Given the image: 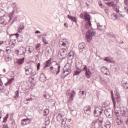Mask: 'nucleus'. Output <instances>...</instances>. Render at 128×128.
Returning <instances> with one entry per match:
<instances>
[{"instance_id": "obj_1", "label": "nucleus", "mask_w": 128, "mask_h": 128, "mask_svg": "<svg viewBox=\"0 0 128 128\" xmlns=\"http://www.w3.org/2000/svg\"><path fill=\"white\" fill-rule=\"evenodd\" d=\"M76 70H85V76L87 78H90L92 76V70L90 68H88L86 65H84V68H82V62H76Z\"/></svg>"}, {"instance_id": "obj_2", "label": "nucleus", "mask_w": 128, "mask_h": 128, "mask_svg": "<svg viewBox=\"0 0 128 128\" xmlns=\"http://www.w3.org/2000/svg\"><path fill=\"white\" fill-rule=\"evenodd\" d=\"M56 120L58 122H60L62 128L64 127V128H72L68 124L66 125L68 118H66L64 116V112H60L56 116Z\"/></svg>"}, {"instance_id": "obj_3", "label": "nucleus", "mask_w": 128, "mask_h": 128, "mask_svg": "<svg viewBox=\"0 0 128 128\" xmlns=\"http://www.w3.org/2000/svg\"><path fill=\"white\" fill-rule=\"evenodd\" d=\"M96 30L92 28V26L90 28H88V32L86 33V40L88 42H90L91 40L92 39V36H96Z\"/></svg>"}, {"instance_id": "obj_4", "label": "nucleus", "mask_w": 128, "mask_h": 128, "mask_svg": "<svg viewBox=\"0 0 128 128\" xmlns=\"http://www.w3.org/2000/svg\"><path fill=\"white\" fill-rule=\"evenodd\" d=\"M84 20L86 22L85 28L88 30L92 26V22H90V16L88 13H84Z\"/></svg>"}, {"instance_id": "obj_5", "label": "nucleus", "mask_w": 128, "mask_h": 128, "mask_svg": "<svg viewBox=\"0 0 128 128\" xmlns=\"http://www.w3.org/2000/svg\"><path fill=\"white\" fill-rule=\"evenodd\" d=\"M58 44L60 48H68V40L66 38L60 40Z\"/></svg>"}, {"instance_id": "obj_6", "label": "nucleus", "mask_w": 128, "mask_h": 128, "mask_svg": "<svg viewBox=\"0 0 128 128\" xmlns=\"http://www.w3.org/2000/svg\"><path fill=\"white\" fill-rule=\"evenodd\" d=\"M12 36L14 38H17V40L18 42H22L24 40V37L22 35L20 36V34L17 32L16 34H12L10 36V38H12Z\"/></svg>"}, {"instance_id": "obj_7", "label": "nucleus", "mask_w": 128, "mask_h": 128, "mask_svg": "<svg viewBox=\"0 0 128 128\" xmlns=\"http://www.w3.org/2000/svg\"><path fill=\"white\" fill-rule=\"evenodd\" d=\"M104 114L106 118H113L114 110L112 108H108L104 111Z\"/></svg>"}, {"instance_id": "obj_8", "label": "nucleus", "mask_w": 128, "mask_h": 128, "mask_svg": "<svg viewBox=\"0 0 128 128\" xmlns=\"http://www.w3.org/2000/svg\"><path fill=\"white\" fill-rule=\"evenodd\" d=\"M68 54V48H62L60 50V56L62 57L60 60H64Z\"/></svg>"}, {"instance_id": "obj_9", "label": "nucleus", "mask_w": 128, "mask_h": 128, "mask_svg": "<svg viewBox=\"0 0 128 128\" xmlns=\"http://www.w3.org/2000/svg\"><path fill=\"white\" fill-rule=\"evenodd\" d=\"M24 70L26 76H28L34 70V68H32V66H25Z\"/></svg>"}, {"instance_id": "obj_10", "label": "nucleus", "mask_w": 128, "mask_h": 128, "mask_svg": "<svg viewBox=\"0 0 128 128\" xmlns=\"http://www.w3.org/2000/svg\"><path fill=\"white\" fill-rule=\"evenodd\" d=\"M84 110L86 114L90 116L92 114V106H86L84 108Z\"/></svg>"}, {"instance_id": "obj_11", "label": "nucleus", "mask_w": 128, "mask_h": 128, "mask_svg": "<svg viewBox=\"0 0 128 128\" xmlns=\"http://www.w3.org/2000/svg\"><path fill=\"white\" fill-rule=\"evenodd\" d=\"M112 100L113 102L114 106H116V102L118 104L120 102V101L122 100V98H120V96L116 97V98H114V96H112Z\"/></svg>"}, {"instance_id": "obj_12", "label": "nucleus", "mask_w": 128, "mask_h": 128, "mask_svg": "<svg viewBox=\"0 0 128 128\" xmlns=\"http://www.w3.org/2000/svg\"><path fill=\"white\" fill-rule=\"evenodd\" d=\"M31 122L32 119L27 118L26 119L24 118L21 121V124L24 126H26V124H30Z\"/></svg>"}, {"instance_id": "obj_13", "label": "nucleus", "mask_w": 128, "mask_h": 128, "mask_svg": "<svg viewBox=\"0 0 128 128\" xmlns=\"http://www.w3.org/2000/svg\"><path fill=\"white\" fill-rule=\"evenodd\" d=\"M24 57L20 59L16 58V62H15V64H18V66H22V64L24 62Z\"/></svg>"}, {"instance_id": "obj_14", "label": "nucleus", "mask_w": 128, "mask_h": 128, "mask_svg": "<svg viewBox=\"0 0 128 128\" xmlns=\"http://www.w3.org/2000/svg\"><path fill=\"white\" fill-rule=\"evenodd\" d=\"M39 80L42 82H46V75L44 74V73L40 74L39 78Z\"/></svg>"}, {"instance_id": "obj_15", "label": "nucleus", "mask_w": 128, "mask_h": 128, "mask_svg": "<svg viewBox=\"0 0 128 128\" xmlns=\"http://www.w3.org/2000/svg\"><path fill=\"white\" fill-rule=\"evenodd\" d=\"M102 72H103V74H106V76H110V70L106 66L103 67L102 69Z\"/></svg>"}, {"instance_id": "obj_16", "label": "nucleus", "mask_w": 128, "mask_h": 128, "mask_svg": "<svg viewBox=\"0 0 128 128\" xmlns=\"http://www.w3.org/2000/svg\"><path fill=\"white\" fill-rule=\"evenodd\" d=\"M74 50H71L68 54V58L69 60H74Z\"/></svg>"}, {"instance_id": "obj_17", "label": "nucleus", "mask_w": 128, "mask_h": 128, "mask_svg": "<svg viewBox=\"0 0 128 128\" xmlns=\"http://www.w3.org/2000/svg\"><path fill=\"white\" fill-rule=\"evenodd\" d=\"M86 94V92L84 90H80L79 92V96L80 98H84V96Z\"/></svg>"}, {"instance_id": "obj_18", "label": "nucleus", "mask_w": 128, "mask_h": 128, "mask_svg": "<svg viewBox=\"0 0 128 128\" xmlns=\"http://www.w3.org/2000/svg\"><path fill=\"white\" fill-rule=\"evenodd\" d=\"M117 124H118L119 126L122 124L123 119H122V116H119L117 118V119L116 120Z\"/></svg>"}, {"instance_id": "obj_19", "label": "nucleus", "mask_w": 128, "mask_h": 128, "mask_svg": "<svg viewBox=\"0 0 128 128\" xmlns=\"http://www.w3.org/2000/svg\"><path fill=\"white\" fill-rule=\"evenodd\" d=\"M117 124H118L119 126L122 124L123 119H122V116H119L117 118V119L116 120Z\"/></svg>"}, {"instance_id": "obj_20", "label": "nucleus", "mask_w": 128, "mask_h": 128, "mask_svg": "<svg viewBox=\"0 0 128 128\" xmlns=\"http://www.w3.org/2000/svg\"><path fill=\"white\" fill-rule=\"evenodd\" d=\"M52 58H50L46 62L44 63V68H48L52 64Z\"/></svg>"}, {"instance_id": "obj_21", "label": "nucleus", "mask_w": 128, "mask_h": 128, "mask_svg": "<svg viewBox=\"0 0 128 128\" xmlns=\"http://www.w3.org/2000/svg\"><path fill=\"white\" fill-rule=\"evenodd\" d=\"M4 16H2L0 20V24H2V26H6V23H7L6 20V19L4 18Z\"/></svg>"}, {"instance_id": "obj_22", "label": "nucleus", "mask_w": 128, "mask_h": 128, "mask_svg": "<svg viewBox=\"0 0 128 128\" xmlns=\"http://www.w3.org/2000/svg\"><path fill=\"white\" fill-rule=\"evenodd\" d=\"M68 18L71 22H75V24H76V18L74 17L70 14L68 15Z\"/></svg>"}, {"instance_id": "obj_23", "label": "nucleus", "mask_w": 128, "mask_h": 128, "mask_svg": "<svg viewBox=\"0 0 128 128\" xmlns=\"http://www.w3.org/2000/svg\"><path fill=\"white\" fill-rule=\"evenodd\" d=\"M4 84L2 81V79L0 78V92H4Z\"/></svg>"}, {"instance_id": "obj_24", "label": "nucleus", "mask_w": 128, "mask_h": 128, "mask_svg": "<svg viewBox=\"0 0 128 128\" xmlns=\"http://www.w3.org/2000/svg\"><path fill=\"white\" fill-rule=\"evenodd\" d=\"M100 82L102 84H108V79H104L102 78H100Z\"/></svg>"}, {"instance_id": "obj_25", "label": "nucleus", "mask_w": 128, "mask_h": 128, "mask_svg": "<svg viewBox=\"0 0 128 128\" xmlns=\"http://www.w3.org/2000/svg\"><path fill=\"white\" fill-rule=\"evenodd\" d=\"M118 18H120V16H118V15L116 14V13L111 15V20H118Z\"/></svg>"}, {"instance_id": "obj_26", "label": "nucleus", "mask_w": 128, "mask_h": 128, "mask_svg": "<svg viewBox=\"0 0 128 128\" xmlns=\"http://www.w3.org/2000/svg\"><path fill=\"white\" fill-rule=\"evenodd\" d=\"M120 114L122 116H128V112L127 110H122L120 112Z\"/></svg>"}, {"instance_id": "obj_27", "label": "nucleus", "mask_w": 128, "mask_h": 128, "mask_svg": "<svg viewBox=\"0 0 128 128\" xmlns=\"http://www.w3.org/2000/svg\"><path fill=\"white\" fill-rule=\"evenodd\" d=\"M94 110L99 112H101V114H102V112L104 111V108H102V107L100 106L96 107Z\"/></svg>"}, {"instance_id": "obj_28", "label": "nucleus", "mask_w": 128, "mask_h": 128, "mask_svg": "<svg viewBox=\"0 0 128 128\" xmlns=\"http://www.w3.org/2000/svg\"><path fill=\"white\" fill-rule=\"evenodd\" d=\"M104 62H110V63H112V62H114L112 61V57H106L104 58Z\"/></svg>"}, {"instance_id": "obj_29", "label": "nucleus", "mask_w": 128, "mask_h": 128, "mask_svg": "<svg viewBox=\"0 0 128 128\" xmlns=\"http://www.w3.org/2000/svg\"><path fill=\"white\" fill-rule=\"evenodd\" d=\"M72 72V70L70 68H68L66 69L65 70H64V74H66V72H68L66 73V74H65L64 78L66 76H68L70 74V73Z\"/></svg>"}, {"instance_id": "obj_30", "label": "nucleus", "mask_w": 128, "mask_h": 128, "mask_svg": "<svg viewBox=\"0 0 128 128\" xmlns=\"http://www.w3.org/2000/svg\"><path fill=\"white\" fill-rule=\"evenodd\" d=\"M101 112H100L98 111H96V109H94V115L95 118H98L101 115Z\"/></svg>"}, {"instance_id": "obj_31", "label": "nucleus", "mask_w": 128, "mask_h": 128, "mask_svg": "<svg viewBox=\"0 0 128 128\" xmlns=\"http://www.w3.org/2000/svg\"><path fill=\"white\" fill-rule=\"evenodd\" d=\"M105 124L104 126L106 128H110V126H112V123L108 120H106Z\"/></svg>"}, {"instance_id": "obj_32", "label": "nucleus", "mask_w": 128, "mask_h": 128, "mask_svg": "<svg viewBox=\"0 0 128 128\" xmlns=\"http://www.w3.org/2000/svg\"><path fill=\"white\" fill-rule=\"evenodd\" d=\"M74 96H76V92L73 90L70 92V94L69 98L70 100H74Z\"/></svg>"}, {"instance_id": "obj_33", "label": "nucleus", "mask_w": 128, "mask_h": 128, "mask_svg": "<svg viewBox=\"0 0 128 128\" xmlns=\"http://www.w3.org/2000/svg\"><path fill=\"white\" fill-rule=\"evenodd\" d=\"M78 48L79 50H84V48H86V44H84V42L80 43L78 45Z\"/></svg>"}, {"instance_id": "obj_34", "label": "nucleus", "mask_w": 128, "mask_h": 128, "mask_svg": "<svg viewBox=\"0 0 128 128\" xmlns=\"http://www.w3.org/2000/svg\"><path fill=\"white\" fill-rule=\"evenodd\" d=\"M14 80V78H12L11 79H10L8 80L7 82H6L5 84V86H8V84H12V82Z\"/></svg>"}, {"instance_id": "obj_35", "label": "nucleus", "mask_w": 128, "mask_h": 128, "mask_svg": "<svg viewBox=\"0 0 128 128\" xmlns=\"http://www.w3.org/2000/svg\"><path fill=\"white\" fill-rule=\"evenodd\" d=\"M97 28L99 30H104L106 28V26H102L100 25V23L96 24Z\"/></svg>"}, {"instance_id": "obj_36", "label": "nucleus", "mask_w": 128, "mask_h": 128, "mask_svg": "<svg viewBox=\"0 0 128 128\" xmlns=\"http://www.w3.org/2000/svg\"><path fill=\"white\" fill-rule=\"evenodd\" d=\"M15 12H16V10H14V9L12 10V12L10 13V18L9 22H10V20H12V18H14V14Z\"/></svg>"}, {"instance_id": "obj_37", "label": "nucleus", "mask_w": 128, "mask_h": 128, "mask_svg": "<svg viewBox=\"0 0 128 128\" xmlns=\"http://www.w3.org/2000/svg\"><path fill=\"white\" fill-rule=\"evenodd\" d=\"M50 71L52 74H55L56 72V68H54L52 66H50Z\"/></svg>"}, {"instance_id": "obj_38", "label": "nucleus", "mask_w": 128, "mask_h": 128, "mask_svg": "<svg viewBox=\"0 0 128 128\" xmlns=\"http://www.w3.org/2000/svg\"><path fill=\"white\" fill-rule=\"evenodd\" d=\"M113 9L114 10H115L116 12H117V14H118V12H120V10L118 8V6H116V4H113Z\"/></svg>"}, {"instance_id": "obj_39", "label": "nucleus", "mask_w": 128, "mask_h": 128, "mask_svg": "<svg viewBox=\"0 0 128 128\" xmlns=\"http://www.w3.org/2000/svg\"><path fill=\"white\" fill-rule=\"evenodd\" d=\"M50 114V110L46 108L44 111V116H48Z\"/></svg>"}, {"instance_id": "obj_40", "label": "nucleus", "mask_w": 128, "mask_h": 128, "mask_svg": "<svg viewBox=\"0 0 128 128\" xmlns=\"http://www.w3.org/2000/svg\"><path fill=\"white\" fill-rule=\"evenodd\" d=\"M82 72V70L76 69V70L75 72H74V76H78V74H80V73Z\"/></svg>"}, {"instance_id": "obj_41", "label": "nucleus", "mask_w": 128, "mask_h": 128, "mask_svg": "<svg viewBox=\"0 0 128 128\" xmlns=\"http://www.w3.org/2000/svg\"><path fill=\"white\" fill-rule=\"evenodd\" d=\"M11 52H12V50H10V47L7 46L6 48V52L8 54H10Z\"/></svg>"}, {"instance_id": "obj_42", "label": "nucleus", "mask_w": 128, "mask_h": 128, "mask_svg": "<svg viewBox=\"0 0 128 128\" xmlns=\"http://www.w3.org/2000/svg\"><path fill=\"white\" fill-rule=\"evenodd\" d=\"M8 114H7L5 116V117L4 118V120L2 121V122H6L8 120Z\"/></svg>"}, {"instance_id": "obj_43", "label": "nucleus", "mask_w": 128, "mask_h": 128, "mask_svg": "<svg viewBox=\"0 0 128 128\" xmlns=\"http://www.w3.org/2000/svg\"><path fill=\"white\" fill-rule=\"evenodd\" d=\"M128 80L126 78H123L122 81V86L124 84H128V82H126Z\"/></svg>"}, {"instance_id": "obj_44", "label": "nucleus", "mask_w": 128, "mask_h": 128, "mask_svg": "<svg viewBox=\"0 0 128 128\" xmlns=\"http://www.w3.org/2000/svg\"><path fill=\"white\" fill-rule=\"evenodd\" d=\"M108 6H112L114 4V2H108L106 3Z\"/></svg>"}, {"instance_id": "obj_45", "label": "nucleus", "mask_w": 128, "mask_h": 128, "mask_svg": "<svg viewBox=\"0 0 128 128\" xmlns=\"http://www.w3.org/2000/svg\"><path fill=\"white\" fill-rule=\"evenodd\" d=\"M114 114H115L116 116H117V118H118V116H122V115L120 114V112H118V110H116L114 112Z\"/></svg>"}, {"instance_id": "obj_46", "label": "nucleus", "mask_w": 128, "mask_h": 128, "mask_svg": "<svg viewBox=\"0 0 128 128\" xmlns=\"http://www.w3.org/2000/svg\"><path fill=\"white\" fill-rule=\"evenodd\" d=\"M40 44H38L35 47V48L36 50H40Z\"/></svg>"}, {"instance_id": "obj_47", "label": "nucleus", "mask_w": 128, "mask_h": 128, "mask_svg": "<svg viewBox=\"0 0 128 128\" xmlns=\"http://www.w3.org/2000/svg\"><path fill=\"white\" fill-rule=\"evenodd\" d=\"M60 66H58V70H57V72H56V76H58V74H60Z\"/></svg>"}, {"instance_id": "obj_48", "label": "nucleus", "mask_w": 128, "mask_h": 128, "mask_svg": "<svg viewBox=\"0 0 128 128\" xmlns=\"http://www.w3.org/2000/svg\"><path fill=\"white\" fill-rule=\"evenodd\" d=\"M123 88H124V90H128V84L126 83L122 85Z\"/></svg>"}, {"instance_id": "obj_49", "label": "nucleus", "mask_w": 128, "mask_h": 128, "mask_svg": "<svg viewBox=\"0 0 128 128\" xmlns=\"http://www.w3.org/2000/svg\"><path fill=\"white\" fill-rule=\"evenodd\" d=\"M98 120L100 124H102V122H104V118H98Z\"/></svg>"}, {"instance_id": "obj_50", "label": "nucleus", "mask_w": 128, "mask_h": 128, "mask_svg": "<svg viewBox=\"0 0 128 128\" xmlns=\"http://www.w3.org/2000/svg\"><path fill=\"white\" fill-rule=\"evenodd\" d=\"M32 50H34V48H32V47L28 48V52H30V54H32Z\"/></svg>"}, {"instance_id": "obj_51", "label": "nucleus", "mask_w": 128, "mask_h": 128, "mask_svg": "<svg viewBox=\"0 0 128 128\" xmlns=\"http://www.w3.org/2000/svg\"><path fill=\"white\" fill-rule=\"evenodd\" d=\"M18 90H17L16 92V96H14V98H18Z\"/></svg>"}, {"instance_id": "obj_52", "label": "nucleus", "mask_w": 128, "mask_h": 128, "mask_svg": "<svg viewBox=\"0 0 128 128\" xmlns=\"http://www.w3.org/2000/svg\"><path fill=\"white\" fill-rule=\"evenodd\" d=\"M4 54V51L1 49L0 51V56H2Z\"/></svg>"}, {"instance_id": "obj_53", "label": "nucleus", "mask_w": 128, "mask_h": 128, "mask_svg": "<svg viewBox=\"0 0 128 128\" xmlns=\"http://www.w3.org/2000/svg\"><path fill=\"white\" fill-rule=\"evenodd\" d=\"M5 60L6 62L12 60V58H10L9 56H6L5 58Z\"/></svg>"}, {"instance_id": "obj_54", "label": "nucleus", "mask_w": 128, "mask_h": 128, "mask_svg": "<svg viewBox=\"0 0 128 128\" xmlns=\"http://www.w3.org/2000/svg\"><path fill=\"white\" fill-rule=\"evenodd\" d=\"M24 28V25L20 26L19 28V30H22Z\"/></svg>"}, {"instance_id": "obj_55", "label": "nucleus", "mask_w": 128, "mask_h": 128, "mask_svg": "<svg viewBox=\"0 0 128 128\" xmlns=\"http://www.w3.org/2000/svg\"><path fill=\"white\" fill-rule=\"evenodd\" d=\"M14 22H16V17H15L14 18L12 22L10 23V24H14Z\"/></svg>"}, {"instance_id": "obj_56", "label": "nucleus", "mask_w": 128, "mask_h": 128, "mask_svg": "<svg viewBox=\"0 0 128 128\" xmlns=\"http://www.w3.org/2000/svg\"><path fill=\"white\" fill-rule=\"evenodd\" d=\"M104 12H105L106 14H108V12H110V10H108V8H106L104 9Z\"/></svg>"}, {"instance_id": "obj_57", "label": "nucleus", "mask_w": 128, "mask_h": 128, "mask_svg": "<svg viewBox=\"0 0 128 128\" xmlns=\"http://www.w3.org/2000/svg\"><path fill=\"white\" fill-rule=\"evenodd\" d=\"M31 74L32 76H36V72H32L31 73Z\"/></svg>"}, {"instance_id": "obj_58", "label": "nucleus", "mask_w": 128, "mask_h": 128, "mask_svg": "<svg viewBox=\"0 0 128 128\" xmlns=\"http://www.w3.org/2000/svg\"><path fill=\"white\" fill-rule=\"evenodd\" d=\"M40 63L37 64V70H40Z\"/></svg>"}, {"instance_id": "obj_59", "label": "nucleus", "mask_w": 128, "mask_h": 128, "mask_svg": "<svg viewBox=\"0 0 128 128\" xmlns=\"http://www.w3.org/2000/svg\"><path fill=\"white\" fill-rule=\"evenodd\" d=\"M32 96L34 98V100H36L38 99V96H36L34 95H32Z\"/></svg>"}, {"instance_id": "obj_60", "label": "nucleus", "mask_w": 128, "mask_h": 128, "mask_svg": "<svg viewBox=\"0 0 128 128\" xmlns=\"http://www.w3.org/2000/svg\"><path fill=\"white\" fill-rule=\"evenodd\" d=\"M15 54H16L17 56H18V54H20V50H16V51H15Z\"/></svg>"}, {"instance_id": "obj_61", "label": "nucleus", "mask_w": 128, "mask_h": 128, "mask_svg": "<svg viewBox=\"0 0 128 128\" xmlns=\"http://www.w3.org/2000/svg\"><path fill=\"white\" fill-rule=\"evenodd\" d=\"M120 94L118 92H116V98H118V97H120Z\"/></svg>"}, {"instance_id": "obj_62", "label": "nucleus", "mask_w": 128, "mask_h": 128, "mask_svg": "<svg viewBox=\"0 0 128 128\" xmlns=\"http://www.w3.org/2000/svg\"><path fill=\"white\" fill-rule=\"evenodd\" d=\"M16 2L12 3V6H14V8H16Z\"/></svg>"}, {"instance_id": "obj_63", "label": "nucleus", "mask_w": 128, "mask_h": 128, "mask_svg": "<svg viewBox=\"0 0 128 128\" xmlns=\"http://www.w3.org/2000/svg\"><path fill=\"white\" fill-rule=\"evenodd\" d=\"M80 18H84V14H82V13L80 14Z\"/></svg>"}, {"instance_id": "obj_64", "label": "nucleus", "mask_w": 128, "mask_h": 128, "mask_svg": "<svg viewBox=\"0 0 128 128\" xmlns=\"http://www.w3.org/2000/svg\"><path fill=\"white\" fill-rule=\"evenodd\" d=\"M3 128H8V124L4 125L3 126Z\"/></svg>"}]
</instances>
